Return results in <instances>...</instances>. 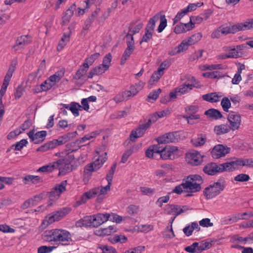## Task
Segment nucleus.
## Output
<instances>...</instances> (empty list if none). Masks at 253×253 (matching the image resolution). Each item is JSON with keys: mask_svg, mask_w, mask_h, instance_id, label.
Instances as JSON below:
<instances>
[{"mask_svg": "<svg viewBox=\"0 0 253 253\" xmlns=\"http://www.w3.org/2000/svg\"><path fill=\"white\" fill-rule=\"evenodd\" d=\"M46 134V131L45 130H42L36 132L35 134V138H34V143L35 144L42 143L44 140Z\"/></svg>", "mask_w": 253, "mask_h": 253, "instance_id": "ea45409f", "label": "nucleus"}, {"mask_svg": "<svg viewBox=\"0 0 253 253\" xmlns=\"http://www.w3.org/2000/svg\"><path fill=\"white\" fill-rule=\"evenodd\" d=\"M106 149L105 144H103L101 147L100 148V150H96V155H99V156L97 159H96V170L100 169L104 163L106 161L107 158V152H104Z\"/></svg>", "mask_w": 253, "mask_h": 253, "instance_id": "2eb2a0df", "label": "nucleus"}, {"mask_svg": "<svg viewBox=\"0 0 253 253\" xmlns=\"http://www.w3.org/2000/svg\"><path fill=\"white\" fill-rule=\"evenodd\" d=\"M95 221V215L86 216L83 218L76 222V226L78 227H95L94 222Z\"/></svg>", "mask_w": 253, "mask_h": 253, "instance_id": "6ab92c4d", "label": "nucleus"}, {"mask_svg": "<svg viewBox=\"0 0 253 253\" xmlns=\"http://www.w3.org/2000/svg\"><path fill=\"white\" fill-rule=\"evenodd\" d=\"M145 34L143 36L140 43L141 44L142 42H148L152 38L153 35V32L145 30Z\"/></svg>", "mask_w": 253, "mask_h": 253, "instance_id": "052dcab7", "label": "nucleus"}, {"mask_svg": "<svg viewBox=\"0 0 253 253\" xmlns=\"http://www.w3.org/2000/svg\"><path fill=\"white\" fill-rule=\"evenodd\" d=\"M71 211V208L66 207L62 208L58 211H54L45 217L42 222V224L45 225V227H47L49 224H52L55 221L60 220L67 215Z\"/></svg>", "mask_w": 253, "mask_h": 253, "instance_id": "20e7f679", "label": "nucleus"}, {"mask_svg": "<svg viewBox=\"0 0 253 253\" xmlns=\"http://www.w3.org/2000/svg\"><path fill=\"white\" fill-rule=\"evenodd\" d=\"M183 118L186 120L187 123L189 124L193 125L196 123L195 122H192V120H198L200 118V116L199 115L195 114H189V115H185L183 116Z\"/></svg>", "mask_w": 253, "mask_h": 253, "instance_id": "603ef678", "label": "nucleus"}, {"mask_svg": "<svg viewBox=\"0 0 253 253\" xmlns=\"http://www.w3.org/2000/svg\"><path fill=\"white\" fill-rule=\"evenodd\" d=\"M42 239L49 243L59 242L62 245H68L72 241L71 233L61 229H52L45 231L42 234Z\"/></svg>", "mask_w": 253, "mask_h": 253, "instance_id": "f03ea898", "label": "nucleus"}, {"mask_svg": "<svg viewBox=\"0 0 253 253\" xmlns=\"http://www.w3.org/2000/svg\"><path fill=\"white\" fill-rule=\"evenodd\" d=\"M219 29L221 30V34L224 35H226L229 34H234L237 33L235 24L226 27L221 26Z\"/></svg>", "mask_w": 253, "mask_h": 253, "instance_id": "58836bf2", "label": "nucleus"}, {"mask_svg": "<svg viewBox=\"0 0 253 253\" xmlns=\"http://www.w3.org/2000/svg\"><path fill=\"white\" fill-rule=\"evenodd\" d=\"M227 120L230 124L229 127L233 131L239 129L241 123V117L240 115L236 112H231L228 116Z\"/></svg>", "mask_w": 253, "mask_h": 253, "instance_id": "9d476101", "label": "nucleus"}, {"mask_svg": "<svg viewBox=\"0 0 253 253\" xmlns=\"http://www.w3.org/2000/svg\"><path fill=\"white\" fill-rule=\"evenodd\" d=\"M117 164L115 163L113 164L112 167H111L110 170H109L108 173L106 175V180H107L108 183H111L114 174L115 172L116 169L117 167Z\"/></svg>", "mask_w": 253, "mask_h": 253, "instance_id": "680f3d73", "label": "nucleus"}, {"mask_svg": "<svg viewBox=\"0 0 253 253\" xmlns=\"http://www.w3.org/2000/svg\"><path fill=\"white\" fill-rule=\"evenodd\" d=\"M221 105L223 110L228 112L229 109L231 107L230 100L227 97H223L221 101Z\"/></svg>", "mask_w": 253, "mask_h": 253, "instance_id": "864d4df0", "label": "nucleus"}, {"mask_svg": "<svg viewBox=\"0 0 253 253\" xmlns=\"http://www.w3.org/2000/svg\"><path fill=\"white\" fill-rule=\"evenodd\" d=\"M250 179V177L248 174L245 173L239 174L234 177V180L238 182H247Z\"/></svg>", "mask_w": 253, "mask_h": 253, "instance_id": "4d7b16f0", "label": "nucleus"}, {"mask_svg": "<svg viewBox=\"0 0 253 253\" xmlns=\"http://www.w3.org/2000/svg\"><path fill=\"white\" fill-rule=\"evenodd\" d=\"M206 136L204 134H200L198 137L191 140V143L195 146H201L204 145L206 141Z\"/></svg>", "mask_w": 253, "mask_h": 253, "instance_id": "2f4dec72", "label": "nucleus"}, {"mask_svg": "<svg viewBox=\"0 0 253 253\" xmlns=\"http://www.w3.org/2000/svg\"><path fill=\"white\" fill-rule=\"evenodd\" d=\"M202 37V34L200 33H198L192 35L187 40H184L181 42L184 43L185 50H186L189 46L193 45L200 41Z\"/></svg>", "mask_w": 253, "mask_h": 253, "instance_id": "5701e85b", "label": "nucleus"}, {"mask_svg": "<svg viewBox=\"0 0 253 253\" xmlns=\"http://www.w3.org/2000/svg\"><path fill=\"white\" fill-rule=\"evenodd\" d=\"M164 143H158L157 144L153 145L146 150L145 152L146 156L149 158L155 157L156 155H160L162 149H163L164 147L161 146Z\"/></svg>", "mask_w": 253, "mask_h": 253, "instance_id": "f3484780", "label": "nucleus"}, {"mask_svg": "<svg viewBox=\"0 0 253 253\" xmlns=\"http://www.w3.org/2000/svg\"><path fill=\"white\" fill-rule=\"evenodd\" d=\"M118 6V2L117 1H114L112 4V6L111 7L108 8L107 10L104 12L102 14V16L100 18V21L103 22L106 18H107L110 15V13L115 9Z\"/></svg>", "mask_w": 253, "mask_h": 253, "instance_id": "37998d69", "label": "nucleus"}, {"mask_svg": "<svg viewBox=\"0 0 253 253\" xmlns=\"http://www.w3.org/2000/svg\"><path fill=\"white\" fill-rule=\"evenodd\" d=\"M231 129L227 124H222L216 126L214 127V131L217 135H221L228 132Z\"/></svg>", "mask_w": 253, "mask_h": 253, "instance_id": "f704fd0d", "label": "nucleus"}, {"mask_svg": "<svg viewBox=\"0 0 253 253\" xmlns=\"http://www.w3.org/2000/svg\"><path fill=\"white\" fill-rule=\"evenodd\" d=\"M159 20V13L155 14L150 19L145 30L154 32L156 23Z\"/></svg>", "mask_w": 253, "mask_h": 253, "instance_id": "e433bc0d", "label": "nucleus"}, {"mask_svg": "<svg viewBox=\"0 0 253 253\" xmlns=\"http://www.w3.org/2000/svg\"><path fill=\"white\" fill-rule=\"evenodd\" d=\"M110 213H97L96 214V227L102 224L109 220Z\"/></svg>", "mask_w": 253, "mask_h": 253, "instance_id": "c9c22d12", "label": "nucleus"}, {"mask_svg": "<svg viewBox=\"0 0 253 253\" xmlns=\"http://www.w3.org/2000/svg\"><path fill=\"white\" fill-rule=\"evenodd\" d=\"M220 172L223 171H233L236 169L233 161L219 164Z\"/></svg>", "mask_w": 253, "mask_h": 253, "instance_id": "4c0bfd02", "label": "nucleus"}, {"mask_svg": "<svg viewBox=\"0 0 253 253\" xmlns=\"http://www.w3.org/2000/svg\"><path fill=\"white\" fill-rule=\"evenodd\" d=\"M52 83H50L46 80L41 84L38 85L33 89L35 93H40L42 91H47L50 89L52 87Z\"/></svg>", "mask_w": 253, "mask_h": 253, "instance_id": "a878e982", "label": "nucleus"}, {"mask_svg": "<svg viewBox=\"0 0 253 253\" xmlns=\"http://www.w3.org/2000/svg\"><path fill=\"white\" fill-rule=\"evenodd\" d=\"M71 106L70 107V110L75 117L79 115V110H82V106L78 103L72 102Z\"/></svg>", "mask_w": 253, "mask_h": 253, "instance_id": "c03bdc74", "label": "nucleus"}, {"mask_svg": "<svg viewBox=\"0 0 253 253\" xmlns=\"http://www.w3.org/2000/svg\"><path fill=\"white\" fill-rule=\"evenodd\" d=\"M180 138L179 132L174 131L163 135L159 137L157 140L158 143H175L178 142Z\"/></svg>", "mask_w": 253, "mask_h": 253, "instance_id": "1a4fd4ad", "label": "nucleus"}, {"mask_svg": "<svg viewBox=\"0 0 253 253\" xmlns=\"http://www.w3.org/2000/svg\"><path fill=\"white\" fill-rule=\"evenodd\" d=\"M203 170L208 175H215L220 172L219 164L215 163H209L204 167Z\"/></svg>", "mask_w": 253, "mask_h": 253, "instance_id": "412c9836", "label": "nucleus"}, {"mask_svg": "<svg viewBox=\"0 0 253 253\" xmlns=\"http://www.w3.org/2000/svg\"><path fill=\"white\" fill-rule=\"evenodd\" d=\"M200 88L201 85L199 83H196L193 84H183L181 86L175 89L176 93H178L179 95H181L188 92V88L190 90L193 87Z\"/></svg>", "mask_w": 253, "mask_h": 253, "instance_id": "4be33fe9", "label": "nucleus"}, {"mask_svg": "<svg viewBox=\"0 0 253 253\" xmlns=\"http://www.w3.org/2000/svg\"><path fill=\"white\" fill-rule=\"evenodd\" d=\"M163 75L162 69H158L157 71L155 72L152 75L151 79L149 81L148 84V87H152L153 85L155 83H157Z\"/></svg>", "mask_w": 253, "mask_h": 253, "instance_id": "c85d7f7f", "label": "nucleus"}, {"mask_svg": "<svg viewBox=\"0 0 253 253\" xmlns=\"http://www.w3.org/2000/svg\"><path fill=\"white\" fill-rule=\"evenodd\" d=\"M67 181H63L60 184L57 185L49 192V198L50 201L55 202L60 197L62 193L66 190Z\"/></svg>", "mask_w": 253, "mask_h": 253, "instance_id": "9b49d317", "label": "nucleus"}, {"mask_svg": "<svg viewBox=\"0 0 253 253\" xmlns=\"http://www.w3.org/2000/svg\"><path fill=\"white\" fill-rule=\"evenodd\" d=\"M94 165H95V162L86 165L84 168L82 175V180L84 184L88 183L92 176V173L95 170Z\"/></svg>", "mask_w": 253, "mask_h": 253, "instance_id": "4468645a", "label": "nucleus"}, {"mask_svg": "<svg viewBox=\"0 0 253 253\" xmlns=\"http://www.w3.org/2000/svg\"><path fill=\"white\" fill-rule=\"evenodd\" d=\"M32 42V38L29 35H22L18 37L15 44L12 46V50L14 52L21 50L29 44Z\"/></svg>", "mask_w": 253, "mask_h": 253, "instance_id": "423d86ee", "label": "nucleus"}, {"mask_svg": "<svg viewBox=\"0 0 253 253\" xmlns=\"http://www.w3.org/2000/svg\"><path fill=\"white\" fill-rule=\"evenodd\" d=\"M161 92V89L160 88L153 91L149 93L147 97V100L149 101V99H151L153 100H156L159 97V95Z\"/></svg>", "mask_w": 253, "mask_h": 253, "instance_id": "338daca9", "label": "nucleus"}, {"mask_svg": "<svg viewBox=\"0 0 253 253\" xmlns=\"http://www.w3.org/2000/svg\"><path fill=\"white\" fill-rule=\"evenodd\" d=\"M205 114L209 118L218 120L222 117L221 112L215 109H210L205 112Z\"/></svg>", "mask_w": 253, "mask_h": 253, "instance_id": "7c9ffc66", "label": "nucleus"}, {"mask_svg": "<svg viewBox=\"0 0 253 253\" xmlns=\"http://www.w3.org/2000/svg\"><path fill=\"white\" fill-rule=\"evenodd\" d=\"M189 210L190 208L187 206H183L181 207L180 206L173 204L167 205L164 208L167 214L169 215L174 214L175 216Z\"/></svg>", "mask_w": 253, "mask_h": 253, "instance_id": "6e6552de", "label": "nucleus"}, {"mask_svg": "<svg viewBox=\"0 0 253 253\" xmlns=\"http://www.w3.org/2000/svg\"><path fill=\"white\" fill-rule=\"evenodd\" d=\"M58 163V168L59 169V175H63L71 172L75 168L71 163L65 162V160H58L56 161Z\"/></svg>", "mask_w": 253, "mask_h": 253, "instance_id": "dca6fc26", "label": "nucleus"}, {"mask_svg": "<svg viewBox=\"0 0 253 253\" xmlns=\"http://www.w3.org/2000/svg\"><path fill=\"white\" fill-rule=\"evenodd\" d=\"M126 217H123L115 213H110V217L109 220L117 223H120L122 221L125 219Z\"/></svg>", "mask_w": 253, "mask_h": 253, "instance_id": "3c124183", "label": "nucleus"}, {"mask_svg": "<svg viewBox=\"0 0 253 253\" xmlns=\"http://www.w3.org/2000/svg\"><path fill=\"white\" fill-rule=\"evenodd\" d=\"M28 143V141L27 139H23L19 142H17L15 144H14V150L19 151L21 150L24 146H26Z\"/></svg>", "mask_w": 253, "mask_h": 253, "instance_id": "e2e57ef3", "label": "nucleus"}, {"mask_svg": "<svg viewBox=\"0 0 253 253\" xmlns=\"http://www.w3.org/2000/svg\"><path fill=\"white\" fill-rule=\"evenodd\" d=\"M58 163L56 162H53L52 163H50L47 165L43 166L41 168H40L38 170V172H51L53 171L54 169H57L58 168Z\"/></svg>", "mask_w": 253, "mask_h": 253, "instance_id": "cd10ccee", "label": "nucleus"}, {"mask_svg": "<svg viewBox=\"0 0 253 253\" xmlns=\"http://www.w3.org/2000/svg\"><path fill=\"white\" fill-rule=\"evenodd\" d=\"M170 194L168 193V195L166 196H163L160 197L156 201V204L158 205V206L160 208L162 207L164 203H167L169 200V196Z\"/></svg>", "mask_w": 253, "mask_h": 253, "instance_id": "69168bd1", "label": "nucleus"}, {"mask_svg": "<svg viewBox=\"0 0 253 253\" xmlns=\"http://www.w3.org/2000/svg\"><path fill=\"white\" fill-rule=\"evenodd\" d=\"M53 149L51 141H49L37 149V152H44L50 149Z\"/></svg>", "mask_w": 253, "mask_h": 253, "instance_id": "13d9d810", "label": "nucleus"}, {"mask_svg": "<svg viewBox=\"0 0 253 253\" xmlns=\"http://www.w3.org/2000/svg\"><path fill=\"white\" fill-rule=\"evenodd\" d=\"M200 227L196 222H193L190 225H188L184 227L183 229L184 233L187 236H189L192 235V232L194 229L197 231L200 230Z\"/></svg>", "mask_w": 253, "mask_h": 253, "instance_id": "bb28decb", "label": "nucleus"}, {"mask_svg": "<svg viewBox=\"0 0 253 253\" xmlns=\"http://www.w3.org/2000/svg\"><path fill=\"white\" fill-rule=\"evenodd\" d=\"M23 181L25 184H29L30 182L33 184H37L42 181L40 176L38 175H27L23 179Z\"/></svg>", "mask_w": 253, "mask_h": 253, "instance_id": "c756f323", "label": "nucleus"}, {"mask_svg": "<svg viewBox=\"0 0 253 253\" xmlns=\"http://www.w3.org/2000/svg\"><path fill=\"white\" fill-rule=\"evenodd\" d=\"M95 61V54H92L89 57L87 58L84 63L80 66L79 69L73 77V79L79 80L82 78L84 79L87 71L90 66Z\"/></svg>", "mask_w": 253, "mask_h": 253, "instance_id": "39448f33", "label": "nucleus"}, {"mask_svg": "<svg viewBox=\"0 0 253 253\" xmlns=\"http://www.w3.org/2000/svg\"><path fill=\"white\" fill-rule=\"evenodd\" d=\"M185 47L184 43L183 42H181L178 46L176 47L173 50L169 51V54L171 56L178 54L184 50H186Z\"/></svg>", "mask_w": 253, "mask_h": 253, "instance_id": "6e6d98bb", "label": "nucleus"}, {"mask_svg": "<svg viewBox=\"0 0 253 253\" xmlns=\"http://www.w3.org/2000/svg\"><path fill=\"white\" fill-rule=\"evenodd\" d=\"M152 123L151 119H149L147 123L140 125L138 127L131 131L130 134V139L132 141H135L136 139L142 137L145 131L150 127Z\"/></svg>", "mask_w": 253, "mask_h": 253, "instance_id": "0eeeda50", "label": "nucleus"}, {"mask_svg": "<svg viewBox=\"0 0 253 253\" xmlns=\"http://www.w3.org/2000/svg\"><path fill=\"white\" fill-rule=\"evenodd\" d=\"M140 190L143 194L148 196L153 195L155 192V189L146 187H141Z\"/></svg>", "mask_w": 253, "mask_h": 253, "instance_id": "774afa93", "label": "nucleus"}, {"mask_svg": "<svg viewBox=\"0 0 253 253\" xmlns=\"http://www.w3.org/2000/svg\"><path fill=\"white\" fill-rule=\"evenodd\" d=\"M230 148L222 144L215 146L211 152V156L214 159H218L225 156L230 153Z\"/></svg>", "mask_w": 253, "mask_h": 253, "instance_id": "f8f14e48", "label": "nucleus"}, {"mask_svg": "<svg viewBox=\"0 0 253 253\" xmlns=\"http://www.w3.org/2000/svg\"><path fill=\"white\" fill-rule=\"evenodd\" d=\"M222 96L220 92H212L204 94L202 96L203 100L211 102L214 103L219 101L220 98Z\"/></svg>", "mask_w": 253, "mask_h": 253, "instance_id": "b1692460", "label": "nucleus"}, {"mask_svg": "<svg viewBox=\"0 0 253 253\" xmlns=\"http://www.w3.org/2000/svg\"><path fill=\"white\" fill-rule=\"evenodd\" d=\"M80 144H77V140L75 142H70L66 145L65 151L67 152H73L77 151L80 148Z\"/></svg>", "mask_w": 253, "mask_h": 253, "instance_id": "79ce46f5", "label": "nucleus"}, {"mask_svg": "<svg viewBox=\"0 0 253 253\" xmlns=\"http://www.w3.org/2000/svg\"><path fill=\"white\" fill-rule=\"evenodd\" d=\"M187 160L189 164L193 166H198L203 162V157L199 152L195 151L187 155Z\"/></svg>", "mask_w": 253, "mask_h": 253, "instance_id": "a211bd4d", "label": "nucleus"}, {"mask_svg": "<svg viewBox=\"0 0 253 253\" xmlns=\"http://www.w3.org/2000/svg\"><path fill=\"white\" fill-rule=\"evenodd\" d=\"M95 196V188L87 191L83 194L80 198L76 201L74 207H77L85 204L87 200L93 198Z\"/></svg>", "mask_w": 253, "mask_h": 253, "instance_id": "aec40b11", "label": "nucleus"}, {"mask_svg": "<svg viewBox=\"0 0 253 253\" xmlns=\"http://www.w3.org/2000/svg\"><path fill=\"white\" fill-rule=\"evenodd\" d=\"M188 12L185 8L182 9L180 11L178 12L175 17L173 18V25L175 24L179 20H180Z\"/></svg>", "mask_w": 253, "mask_h": 253, "instance_id": "0e129e2a", "label": "nucleus"}, {"mask_svg": "<svg viewBox=\"0 0 253 253\" xmlns=\"http://www.w3.org/2000/svg\"><path fill=\"white\" fill-rule=\"evenodd\" d=\"M128 92L124 91L122 93L117 94L113 99L116 103H119L124 100H127L129 99L128 97Z\"/></svg>", "mask_w": 253, "mask_h": 253, "instance_id": "09e8293b", "label": "nucleus"}, {"mask_svg": "<svg viewBox=\"0 0 253 253\" xmlns=\"http://www.w3.org/2000/svg\"><path fill=\"white\" fill-rule=\"evenodd\" d=\"M226 181L223 177H220L216 182H214L206 188L204 194L207 199H212L220 194L224 189Z\"/></svg>", "mask_w": 253, "mask_h": 253, "instance_id": "7ed1b4c3", "label": "nucleus"}, {"mask_svg": "<svg viewBox=\"0 0 253 253\" xmlns=\"http://www.w3.org/2000/svg\"><path fill=\"white\" fill-rule=\"evenodd\" d=\"M203 76L206 78L211 79H219L223 77L222 74L218 71L204 73L203 74Z\"/></svg>", "mask_w": 253, "mask_h": 253, "instance_id": "49530a36", "label": "nucleus"}, {"mask_svg": "<svg viewBox=\"0 0 253 253\" xmlns=\"http://www.w3.org/2000/svg\"><path fill=\"white\" fill-rule=\"evenodd\" d=\"M76 8L75 3L72 4L68 9L65 11L62 17V24L66 25L68 24L74 14V11Z\"/></svg>", "mask_w": 253, "mask_h": 253, "instance_id": "393cba45", "label": "nucleus"}, {"mask_svg": "<svg viewBox=\"0 0 253 253\" xmlns=\"http://www.w3.org/2000/svg\"><path fill=\"white\" fill-rule=\"evenodd\" d=\"M237 33L240 31H246L253 29L252 21L251 22L246 21L244 23H238L235 24Z\"/></svg>", "mask_w": 253, "mask_h": 253, "instance_id": "473e14b6", "label": "nucleus"}, {"mask_svg": "<svg viewBox=\"0 0 253 253\" xmlns=\"http://www.w3.org/2000/svg\"><path fill=\"white\" fill-rule=\"evenodd\" d=\"M160 23L157 29L159 33H161L167 25V20L165 15H159Z\"/></svg>", "mask_w": 253, "mask_h": 253, "instance_id": "de8ad7c7", "label": "nucleus"}, {"mask_svg": "<svg viewBox=\"0 0 253 253\" xmlns=\"http://www.w3.org/2000/svg\"><path fill=\"white\" fill-rule=\"evenodd\" d=\"M98 248L102 250V253H117V250L111 246L98 245Z\"/></svg>", "mask_w": 253, "mask_h": 253, "instance_id": "8fccbe9b", "label": "nucleus"}, {"mask_svg": "<svg viewBox=\"0 0 253 253\" xmlns=\"http://www.w3.org/2000/svg\"><path fill=\"white\" fill-rule=\"evenodd\" d=\"M126 212L130 215L136 214L139 210V206L135 205H130L126 208Z\"/></svg>", "mask_w": 253, "mask_h": 253, "instance_id": "5fc2aeb1", "label": "nucleus"}, {"mask_svg": "<svg viewBox=\"0 0 253 253\" xmlns=\"http://www.w3.org/2000/svg\"><path fill=\"white\" fill-rule=\"evenodd\" d=\"M203 182L202 177L199 175H191L184 178L182 183L176 186L169 194L176 193L180 195L183 192L194 193L200 191L201 184Z\"/></svg>", "mask_w": 253, "mask_h": 253, "instance_id": "f257e3e1", "label": "nucleus"}, {"mask_svg": "<svg viewBox=\"0 0 253 253\" xmlns=\"http://www.w3.org/2000/svg\"><path fill=\"white\" fill-rule=\"evenodd\" d=\"M141 86L138 84H135L130 86V90L125 91L128 92V97L129 98L131 97H133L141 89Z\"/></svg>", "mask_w": 253, "mask_h": 253, "instance_id": "a18cd8bd", "label": "nucleus"}, {"mask_svg": "<svg viewBox=\"0 0 253 253\" xmlns=\"http://www.w3.org/2000/svg\"><path fill=\"white\" fill-rule=\"evenodd\" d=\"M126 45L127 47L125 50L121 57L120 62L121 65H123L125 64L135 49V42L132 41V38L130 39V41H126Z\"/></svg>", "mask_w": 253, "mask_h": 253, "instance_id": "ddd939ff", "label": "nucleus"}, {"mask_svg": "<svg viewBox=\"0 0 253 253\" xmlns=\"http://www.w3.org/2000/svg\"><path fill=\"white\" fill-rule=\"evenodd\" d=\"M142 28V24H139L136 25L133 29L132 30L131 28H129L128 33L126 36V41H130V39H132V41L134 42L133 35L136 33L139 32L140 29Z\"/></svg>", "mask_w": 253, "mask_h": 253, "instance_id": "72a5a7b5", "label": "nucleus"}, {"mask_svg": "<svg viewBox=\"0 0 253 253\" xmlns=\"http://www.w3.org/2000/svg\"><path fill=\"white\" fill-rule=\"evenodd\" d=\"M55 246H42L38 248V253H49L52 251V250L55 249Z\"/></svg>", "mask_w": 253, "mask_h": 253, "instance_id": "bf43d9fd", "label": "nucleus"}, {"mask_svg": "<svg viewBox=\"0 0 253 253\" xmlns=\"http://www.w3.org/2000/svg\"><path fill=\"white\" fill-rule=\"evenodd\" d=\"M95 20V17L94 16V13H92L90 16H89L85 21L84 25L83 27V29L82 31V33H84V35L86 34L85 31L89 29L92 23Z\"/></svg>", "mask_w": 253, "mask_h": 253, "instance_id": "a19ab883", "label": "nucleus"}]
</instances>
